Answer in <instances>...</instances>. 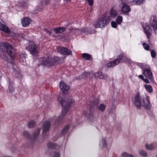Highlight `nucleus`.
Wrapping results in <instances>:
<instances>
[{
  "instance_id": "obj_12",
  "label": "nucleus",
  "mask_w": 157,
  "mask_h": 157,
  "mask_svg": "<svg viewBox=\"0 0 157 157\" xmlns=\"http://www.w3.org/2000/svg\"><path fill=\"white\" fill-rule=\"evenodd\" d=\"M51 126V123L49 121H46L44 123L43 126V135L44 136L46 133L49 131Z\"/></svg>"
},
{
  "instance_id": "obj_23",
  "label": "nucleus",
  "mask_w": 157,
  "mask_h": 157,
  "mask_svg": "<svg viewBox=\"0 0 157 157\" xmlns=\"http://www.w3.org/2000/svg\"><path fill=\"white\" fill-rule=\"evenodd\" d=\"M144 87L148 93H151L153 92V88L151 85L145 84L144 85Z\"/></svg>"
},
{
  "instance_id": "obj_6",
  "label": "nucleus",
  "mask_w": 157,
  "mask_h": 157,
  "mask_svg": "<svg viewBox=\"0 0 157 157\" xmlns=\"http://www.w3.org/2000/svg\"><path fill=\"white\" fill-rule=\"evenodd\" d=\"M110 17L109 16H105L96 21L94 25L95 28H103L106 26L109 23Z\"/></svg>"
},
{
  "instance_id": "obj_8",
  "label": "nucleus",
  "mask_w": 157,
  "mask_h": 157,
  "mask_svg": "<svg viewBox=\"0 0 157 157\" xmlns=\"http://www.w3.org/2000/svg\"><path fill=\"white\" fill-rule=\"evenodd\" d=\"M38 46L34 42H30L27 48L30 54L34 56L38 53Z\"/></svg>"
},
{
  "instance_id": "obj_4",
  "label": "nucleus",
  "mask_w": 157,
  "mask_h": 157,
  "mask_svg": "<svg viewBox=\"0 0 157 157\" xmlns=\"http://www.w3.org/2000/svg\"><path fill=\"white\" fill-rule=\"evenodd\" d=\"M125 62L131 64L132 63L131 60L127 57L124 56V53H121L117 57V58L114 60L109 62L107 64L108 67H113L118 64L120 62Z\"/></svg>"
},
{
  "instance_id": "obj_42",
  "label": "nucleus",
  "mask_w": 157,
  "mask_h": 157,
  "mask_svg": "<svg viewBox=\"0 0 157 157\" xmlns=\"http://www.w3.org/2000/svg\"><path fill=\"white\" fill-rule=\"evenodd\" d=\"M88 2L90 6H92L93 4V0H88Z\"/></svg>"
},
{
  "instance_id": "obj_19",
  "label": "nucleus",
  "mask_w": 157,
  "mask_h": 157,
  "mask_svg": "<svg viewBox=\"0 0 157 157\" xmlns=\"http://www.w3.org/2000/svg\"><path fill=\"white\" fill-rule=\"evenodd\" d=\"M48 147L50 149H54L59 147V146L57 144L52 142H49L47 144Z\"/></svg>"
},
{
  "instance_id": "obj_15",
  "label": "nucleus",
  "mask_w": 157,
  "mask_h": 157,
  "mask_svg": "<svg viewBox=\"0 0 157 157\" xmlns=\"http://www.w3.org/2000/svg\"><path fill=\"white\" fill-rule=\"evenodd\" d=\"M0 29L7 34H10V32L9 27L4 25L2 22H0Z\"/></svg>"
},
{
  "instance_id": "obj_25",
  "label": "nucleus",
  "mask_w": 157,
  "mask_h": 157,
  "mask_svg": "<svg viewBox=\"0 0 157 157\" xmlns=\"http://www.w3.org/2000/svg\"><path fill=\"white\" fill-rule=\"evenodd\" d=\"M13 83L12 81H9V92L12 93L14 91V88L13 87Z\"/></svg>"
},
{
  "instance_id": "obj_18",
  "label": "nucleus",
  "mask_w": 157,
  "mask_h": 157,
  "mask_svg": "<svg viewBox=\"0 0 157 157\" xmlns=\"http://www.w3.org/2000/svg\"><path fill=\"white\" fill-rule=\"evenodd\" d=\"M66 30V28L63 27L56 28L53 29L54 31L56 34L62 33Z\"/></svg>"
},
{
  "instance_id": "obj_41",
  "label": "nucleus",
  "mask_w": 157,
  "mask_h": 157,
  "mask_svg": "<svg viewBox=\"0 0 157 157\" xmlns=\"http://www.w3.org/2000/svg\"><path fill=\"white\" fill-rule=\"evenodd\" d=\"M82 31L83 32L86 34H88L89 33L88 31V29L87 28H83L82 29Z\"/></svg>"
},
{
  "instance_id": "obj_9",
  "label": "nucleus",
  "mask_w": 157,
  "mask_h": 157,
  "mask_svg": "<svg viewBox=\"0 0 157 157\" xmlns=\"http://www.w3.org/2000/svg\"><path fill=\"white\" fill-rule=\"evenodd\" d=\"M150 24L152 28L155 33L157 35V17L155 16H153L151 17Z\"/></svg>"
},
{
  "instance_id": "obj_14",
  "label": "nucleus",
  "mask_w": 157,
  "mask_h": 157,
  "mask_svg": "<svg viewBox=\"0 0 157 157\" xmlns=\"http://www.w3.org/2000/svg\"><path fill=\"white\" fill-rule=\"evenodd\" d=\"M30 19L28 17H24L21 20V23L23 27L29 26L30 23Z\"/></svg>"
},
{
  "instance_id": "obj_2",
  "label": "nucleus",
  "mask_w": 157,
  "mask_h": 157,
  "mask_svg": "<svg viewBox=\"0 0 157 157\" xmlns=\"http://www.w3.org/2000/svg\"><path fill=\"white\" fill-rule=\"evenodd\" d=\"M134 103L138 109H140L142 105L146 109L149 110L152 106L150 101L149 97V96L140 97V94L139 92L137 93L136 95L135 96Z\"/></svg>"
},
{
  "instance_id": "obj_21",
  "label": "nucleus",
  "mask_w": 157,
  "mask_h": 157,
  "mask_svg": "<svg viewBox=\"0 0 157 157\" xmlns=\"http://www.w3.org/2000/svg\"><path fill=\"white\" fill-rule=\"evenodd\" d=\"M156 146V144L155 143H153L150 145H148L147 144H146L145 147L147 150H151L154 149Z\"/></svg>"
},
{
  "instance_id": "obj_29",
  "label": "nucleus",
  "mask_w": 157,
  "mask_h": 157,
  "mask_svg": "<svg viewBox=\"0 0 157 157\" xmlns=\"http://www.w3.org/2000/svg\"><path fill=\"white\" fill-rule=\"evenodd\" d=\"M123 17L121 16H119L117 17L116 20V22L118 25L120 24L122 22Z\"/></svg>"
},
{
  "instance_id": "obj_38",
  "label": "nucleus",
  "mask_w": 157,
  "mask_h": 157,
  "mask_svg": "<svg viewBox=\"0 0 157 157\" xmlns=\"http://www.w3.org/2000/svg\"><path fill=\"white\" fill-rule=\"evenodd\" d=\"M140 153L141 155H142L144 157L146 156L147 155V154L146 152L142 150H141L140 151Z\"/></svg>"
},
{
  "instance_id": "obj_44",
  "label": "nucleus",
  "mask_w": 157,
  "mask_h": 157,
  "mask_svg": "<svg viewBox=\"0 0 157 157\" xmlns=\"http://www.w3.org/2000/svg\"><path fill=\"white\" fill-rule=\"evenodd\" d=\"M138 77L141 79L142 80H143L144 79V76L143 75H139L138 76Z\"/></svg>"
},
{
  "instance_id": "obj_47",
  "label": "nucleus",
  "mask_w": 157,
  "mask_h": 157,
  "mask_svg": "<svg viewBox=\"0 0 157 157\" xmlns=\"http://www.w3.org/2000/svg\"><path fill=\"white\" fill-rule=\"evenodd\" d=\"M156 157H157V156Z\"/></svg>"
},
{
  "instance_id": "obj_39",
  "label": "nucleus",
  "mask_w": 157,
  "mask_h": 157,
  "mask_svg": "<svg viewBox=\"0 0 157 157\" xmlns=\"http://www.w3.org/2000/svg\"><path fill=\"white\" fill-rule=\"evenodd\" d=\"M111 26L112 27L115 28H117V23L116 22H115V21H112L111 23Z\"/></svg>"
},
{
  "instance_id": "obj_40",
  "label": "nucleus",
  "mask_w": 157,
  "mask_h": 157,
  "mask_svg": "<svg viewBox=\"0 0 157 157\" xmlns=\"http://www.w3.org/2000/svg\"><path fill=\"white\" fill-rule=\"evenodd\" d=\"M101 142L102 144V146L103 147H105L106 146V141L104 139H103L101 140Z\"/></svg>"
},
{
  "instance_id": "obj_32",
  "label": "nucleus",
  "mask_w": 157,
  "mask_h": 157,
  "mask_svg": "<svg viewBox=\"0 0 157 157\" xmlns=\"http://www.w3.org/2000/svg\"><path fill=\"white\" fill-rule=\"evenodd\" d=\"M24 136L25 138L27 139H29L31 137V135L29 133L28 131H24L23 133Z\"/></svg>"
},
{
  "instance_id": "obj_7",
  "label": "nucleus",
  "mask_w": 157,
  "mask_h": 157,
  "mask_svg": "<svg viewBox=\"0 0 157 157\" xmlns=\"http://www.w3.org/2000/svg\"><path fill=\"white\" fill-rule=\"evenodd\" d=\"M142 74L147 78L149 79V80L152 82L154 81V78L151 70V69L149 67L142 69Z\"/></svg>"
},
{
  "instance_id": "obj_5",
  "label": "nucleus",
  "mask_w": 157,
  "mask_h": 157,
  "mask_svg": "<svg viewBox=\"0 0 157 157\" xmlns=\"http://www.w3.org/2000/svg\"><path fill=\"white\" fill-rule=\"evenodd\" d=\"M60 61V58L58 57L49 56L43 59L42 64L47 67H50L59 64Z\"/></svg>"
},
{
  "instance_id": "obj_17",
  "label": "nucleus",
  "mask_w": 157,
  "mask_h": 157,
  "mask_svg": "<svg viewBox=\"0 0 157 157\" xmlns=\"http://www.w3.org/2000/svg\"><path fill=\"white\" fill-rule=\"evenodd\" d=\"M95 75L96 76L98 77V78L101 79H105L107 78V74H103L102 72L98 71L95 73Z\"/></svg>"
},
{
  "instance_id": "obj_30",
  "label": "nucleus",
  "mask_w": 157,
  "mask_h": 157,
  "mask_svg": "<svg viewBox=\"0 0 157 157\" xmlns=\"http://www.w3.org/2000/svg\"><path fill=\"white\" fill-rule=\"evenodd\" d=\"M105 107L106 106L104 104H101L98 107V109L101 111L103 112L105 109Z\"/></svg>"
},
{
  "instance_id": "obj_20",
  "label": "nucleus",
  "mask_w": 157,
  "mask_h": 157,
  "mask_svg": "<svg viewBox=\"0 0 157 157\" xmlns=\"http://www.w3.org/2000/svg\"><path fill=\"white\" fill-rule=\"evenodd\" d=\"M82 58L86 60H92V57L91 55L87 53H84L82 54Z\"/></svg>"
},
{
  "instance_id": "obj_28",
  "label": "nucleus",
  "mask_w": 157,
  "mask_h": 157,
  "mask_svg": "<svg viewBox=\"0 0 157 157\" xmlns=\"http://www.w3.org/2000/svg\"><path fill=\"white\" fill-rule=\"evenodd\" d=\"M110 14L112 17H114L117 15V13L116 10L113 9H112L110 12Z\"/></svg>"
},
{
  "instance_id": "obj_36",
  "label": "nucleus",
  "mask_w": 157,
  "mask_h": 157,
  "mask_svg": "<svg viewBox=\"0 0 157 157\" xmlns=\"http://www.w3.org/2000/svg\"><path fill=\"white\" fill-rule=\"evenodd\" d=\"M151 51V56L153 58H155L156 56V53L155 50L153 49L150 50Z\"/></svg>"
},
{
  "instance_id": "obj_1",
  "label": "nucleus",
  "mask_w": 157,
  "mask_h": 157,
  "mask_svg": "<svg viewBox=\"0 0 157 157\" xmlns=\"http://www.w3.org/2000/svg\"><path fill=\"white\" fill-rule=\"evenodd\" d=\"M59 88L63 92L62 96H59L57 101L62 106V113L59 117L54 122L55 125L58 126L60 125L63 121L64 116L70 109L71 105L74 101L71 97L67 99L66 97L70 88L69 86L64 82L61 81L59 82Z\"/></svg>"
},
{
  "instance_id": "obj_45",
  "label": "nucleus",
  "mask_w": 157,
  "mask_h": 157,
  "mask_svg": "<svg viewBox=\"0 0 157 157\" xmlns=\"http://www.w3.org/2000/svg\"><path fill=\"white\" fill-rule=\"evenodd\" d=\"M44 30L47 33H48L49 35H50L51 33V32L48 30L47 29H45Z\"/></svg>"
},
{
  "instance_id": "obj_43",
  "label": "nucleus",
  "mask_w": 157,
  "mask_h": 157,
  "mask_svg": "<svg viewBox=\"0 0 157 157\" xmlns=\"http://www.w3.org/2000/svg\"><path fill=\"white\" fill-rule=\"evenodd\" d=\"M149 80V79L146 78H144L143 81L146 83H149L150 82Z\"/></svg>"
},
{
  "instance_id": "obj_37",
  "label": "nucleus",
  "mask_w": 157,
  "mask_h": 157,
  "mask_svg": "<svg viewBox=\"0 0 157 157\" xmlns=\"http://www.w3.org/2000/svg\"><path fill=\"white\" fill-rule=\"evenodd\" d=\"M53 157H59L60 154L59 152H54L51 154Z\"/></svg>"
},
{
  "instance_id": "obj_11",
  "label": "nucleus",
  "mask_w": 157,
  "mask_h": 157,
  "mask_svg": "<svg viewBox=\"0 0 157 157\" xmlns=\"http://www.w3.org/2000/svg\"><path fill=\"white\" fill-rule=\"evenodd\" d=\"M144 30L145 33L148 39V42H149L150 40L151 36V35L152 30L150 26L147 25L144 28Z\"/></svg>"
},
{
  "instance_id": "obj_46",
  "label": "nucleus",
  "mask_w": 157,
  "mask_h": 157,
  "mask_svg": "<svg viewBox=\"0 0 157 157\" xmlns=\"http://www.w3.org/2000/svg\"><path fill=\"white\" fill-rule=\"evenodd\" d=\"M50 2L49 0H46L45 1V3L46 5H48Z\"/></svg>"
},
{
  "instance_id": "obj_22",
  "label": "nucleus",
  "mask_w": 157,
  "mask_h": 157,
  "mask_svg": "<svg viewBox=\"0 0 157 157\" xmlns=\"http://www.w3.org/2000/svg\"><path fill=\"white\" fill-rule=\"evenodd\" d=\"M70 126L69 124H67L65 127L63 128L62 131L61 132V135L62 136H65L66 133L69 129Z\"/></svg>"
},
{
  "instance_id": "obj_31",
  "label": "nucleus",
  "mask_w": 157,
  "mask_h": 157,
  "mask_svg": "<svg viewBox=\"0 0 157 157\" xmlns=\"http://www.w3.org/2000/svg\"><path fill=\"white\" fill-rule=\"evenodd\" d=\"M142 45L144 48L145 50L147 51L150 50L149 46L147 44L144 42L143 43Z\"/></svg>"
},
{
  "instance_id": "obj_27",
  "label": "nucleus",
  "mask_w": 157,
  "mask_h": 157,
  "mask_svg": "<svg viewBox=\"0 0 157 157\" xmlns=\"http://www.w3.org/2000/svg\"><path fill=\"white\" fill-rule=\"evenodd\" d=\"M36 124V122L34 121H30L28 123V127L29 128H33L35 126Z\"/></svg>"
},
{
  "instance_id": "obj_33",
  "label": "nucleus",
  "mask_w": 157,
  "mask_h": 157,
  "mask_svg": "<svg viewBox=\"0 0 157 157\" xmlns=\"http://www.w3.org/2000/svg\"><path fill=\"white\" fill-rule=\"evenodd\" d=\"M19 5V6L21 7L23 9L25 8L27 6V3L25 2H22L20 3Z\"/></svg>"
},
{
  "instance_id": "obj_16",
  "label": "nucleus",
  "mask_w": 157,
  "mask_h": 157,
  "mask_svg": "<svg viewBox=\"0 0 157 157\" xmlns=\"http://www.w3.org/2000/svg\"><path fill=\"white\" fill-rule=\"evenodd\" d=\"M94 109L93 108L90 107V109L87 111H85L83 114L86 117L88 118H91L93 115Z\"/></svg>"
},
{
  "instance_id": "obj_10",
  "label": "nucleus",
  "mask_w": 157,
  "mask_h": 157,
  "mask_svg": "<svg viewBox=\"0 0 157 157\" xmlns=\"http://www.w3.org/2000/svg\"><path fill=\"white\" fill-rule=\"evenodd\" d=\"M122 6L121 8V11L122 13L126 15H128L129 13L131 11V8L125 2H122L121 3Z\"/></svg>"
},
{
  "instance_id": "obj_26",
  "label": "nucleus",
  "mask_w": 157,
  "mask_h": 157,
  "mask_svg": "<svg viewBox=\"0 0 157 157\" xmlns=\"http://www.w3.org/2000/svg\"><path fill=\"white\" fill-rule=\"evenodd\" d=\"M144 0H133L132 4V5H140L143 3Z\"/></svg>"
},
{
  "instance_id": "obj_35",
  "label": "nucleus",
  "mask_w": 157,
  "mask_h": 157,
  "mask_svg": "<svg viewBox=\"0 0 157 157\" xmlns=\"http://www.w3.org/2000/svg\"><path fill=\"white\" fill-rule=\"evenodd\" d=\"M90 73L88 72L84 71L81 75L82 78H84L89 75Z\"/></svg>"
},
{
  "instance_id": "obj_34",
  "label": "nucleus",
  "mask_w": 157,
  "mask_h": 157,
  "mask_svg": "<svg viewBox=\"0 0 157 157\" xmlns=\"http://www.w3.org/2000/svg\"><path fill=\"white\" fill-rule=\"evenodd\" d=\"M121 155L123 157H134L132 155L129 154L126 152L123 153Z\"/></svg>"
},
{
  "instance_id": "obj_24",
  "label": "nucleus",
  "mask_w": 157,
  "mask_h": 157,
  "mask_svg": "<svg viewBox=\"0 0 157 157\" xmlns=\"http://www.w3.org/2000/svg\"><path fill=\"white\" fill-rule=\"evenodd\" d=\"M40 128H38L34 132V134L32 136V138L35 140L38 137L39 133H40Z\"/></svg>"
},
{
  "instance_id": "obj_13",
  "label": "nucleus",
  "mask_w": 157,
  "mask_h": 157,
  "mask_svg": "<svg viewBox=\"0 0 157 157\" xmlns=\"http://www.w3.org/2000/svg\"><path fill=\"white\" fill-rule=\"evenodd\" d=\"M60 52L61 54L65 55H71L72 54V52L70 50L64 47H61Z\"/></svg>"
},
{
  "instance_id": "obj_3",
  "label": "nucleus",
  "mask_w": 157,
  "mask_h": 157,
  "mask_svg": "<svg viewBox=\"0 0 157 157\" xmlns=\"http://www.w3.org/2000/svg\"><path fill=\"white\" fill-rule=\"evenodd\" d=\"M13 50V48L10 44L6 42H0V55L1 53H6L11 58H13L15 56Z\"/></svg>"
}]
</instances>
